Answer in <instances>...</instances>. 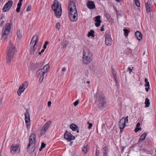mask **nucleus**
Here are the masks:
<instances>
[{
    "label": "nucleus",
    "mask_w": 156,
    "mask_h": 156,
    "mask_svg": "<svg viewBox=\"0 0 156 156\" xmlns=\"http://www.w3.org/2000/svg\"><path fill=\"white\" fill-rule=\"evenodd\" d=\"M6 57V63L8 65L12 60L15 53L16 47L12 42H10Z\"/></svg>",
    "instance_id": "f257e3e1"
},
{
    "label": "nucleus",
    "mask_w": 156,
    "mask_h": 156,
    "mask_svg": "<svg viewBox=\"0 0 156 156\" xmlns=\"http://www.w3.org/2000/svg\"><path fill=\"white\" fill-rule=\"evenodd\" d=\"M69 8L70 11L69 15L70 20L72 21H76L77 19V14L76 6L73 2H69Z\"/></svg>",
    "instance_id": "f03ea898"
},
{
    "label": "nucleus",
    "mask_w": 156,
    "mask_h": 156,
    "mask_svg": "<svg viewBox=\"0 0 156 156\" xmlns=\"http://www.w3.org/2000/svg\"><path fill=\"white\" fill-rule=\"evenodd\" d=\"M93 59V56L92 53L87 48H84L82 57L83 63L85 64H88L92 61Z\"/></svg>",
    "instance_id": "7ed1b4c3"
},
{
    "label": "nucleus",
    "mask_w": 156,
    "mask_h": 156,
    "mask_svg": "<svg viewBox=\"0 0 156 156\" xmlns=\"http://www.w3.org/2000/svg\"><path fill=\"white\" fill-rule=\"evenodd\" d=\"M55 16L58 18H59L62 14V9L61 4L57 0H54L52 6Z\"/></svg>",
    "instance_id": "20e7f679"
},
{
    "label": "nucleus",
    "mask_w": 156,
    "mask_h": 156,
    "mask_svg": "<svg viewBox=\"0 0 156 156\" xmlns=\"http://www.w3.org/2000/svg\"><path fill=\"white\" fill-rule=\"evenodd\" d=\"M39 40L38 37L37 35H34L32 38L30 43V45L32 47L30 49V53L32 54H33L35 51V46L36 44L37 41Z\"/></svg>",
    "instance_id": "39448f33"
},
{
    "label": "nucleus",
    "mask_w": 156,
    "mask_h": 156,
    "mask_svg": "<svg viewBox=\"0 0 156 156\" xmlns=\"http://www.w3.org/2000/svg\"><path fill=\"white\" fill-rule=\"evenodd\" d=\"M11 25L10 23H8L5 24V29L3 30L2 33V37L4 38H7V35L9 34Z\"/></svg>",
    "instance_id": "423d86ee"
},
{
    "label": "nucleus",
    "mask_w": 156,
    "mask_h": 156,
    "mask_svg": "<svg viewBox=\"0 0 156 156\" xmlns=\"http://www.w3.org/2000/svg\"><path fill=\"white\" fill-rule=\"evenodd\" d=\"M49 68V66L48 64L45 65L42 69H39L37 73L39 74L40 78H44V74L48 72Z\"/></svg>",
    "instance_id": "0eeeda50"
},
{
    "label": "nucleus",
    "mask_w": 156,
    "mask_h": 156,
    "mask_svg": "<svg viewBox=\"0 0 156 156\" xmlns=\"http://www.w3.org/2000/svg\"><path fill=\"white\" fill-rule=\"evenodd\" d=\"M20 151V148L18 144H13L10 148V152L13 154L19 153Z\"/></svg>",
    "instance_id": "6e6552de"
},
{
    "label": "nucleus",
    "mask_w": 156,
    "mask_h": 156,
    "mask_svg": "<svg viewBox=\"0 0 156 156\" xmlns=\"http://www.w3.org/2000/svg\"><path fill=\"white\" fill-rule=\"evenodd\" d=\"M128 116H127L126 118H122L119 122V126L120 129V132H121L122 130L125 127L126 122H128Z\"/></svg>",
    "instance_id": "1a4fd4ad"
},
{
    "label": "nucleus",
    "mask_w": 156,
    "mask_h": 156,
    "mask_svg": "<svg viewBox=\"0 0 156 156\" xmlns=\"http://www.w3.org/2000/svg\"><path fill=\"white\" fill-rule=\"evenodd\" d=\"M28 83L27 82H25L21 85L19 87L17 90V94L18 95L20 96L22 93H23L27 87Z\"/></svg>",
    "instance_id": "9d476101"
},
{
    "label": "nucleus",
    "mask_w": 156,
    "mask_h": 156,
    "mask_svg": "<svg viewBox=\"0 0 156 156\" xmlns=\"http://www.w3.org/2000/svg\"><path fill=\"white\" fill-rule=\"evenodd\" d=\"M51 124V122L50 121H48L45 124L41 130V135H43L45 134Z\"/></svg>",
    "instance_id": "9b49d317"
},
{
    "label": "nucleus",
    "mask_w": 156,
    "mask_h": 156,
    "mask_svg": "<svg viewBox=\"0 0 156 156\" xmlns=\"http://www.w3.org/2000/svg\"><path fill=\"white\" fill-rule=\"evenodd\" d=\"M36 143V135L34 133L31 134L29 138V143L28 144V147L30 146L35 145Z\"/></svg>",
    "instance_id": "f8f14e48"
},
{
    "label": "nucleus",
    "mask_w": 156,
    "mask_h": 156,
    "mask_svg": "<svg viewBox=\"0 0 156 156\" xmlns=\"http://www.w3.org/2000/svg\"><path fill=\"white\" fill-rule=\"evenodd\" d=\"M12 4L13 2L12 1H9L6 3L2 9L3 11L4 12H5L9 10L12 6Z\"/></svg>",
    "instance_id": "ddd939ff"
},
{
    "label": "nucleus",
    "mask_w": 156,
    "mask_h": 156,
    "mask_svg": "<svg viewBox=\"0 0 156 156\" xmlns=\"http://www.w3.org/2000/svg\"><path fill=\"white\" fill-rule=\"evenodd\" d=\"M24 115L26 124L27 128H28V127H29L30 125V114L29 112L28 111H27L26 112Z\"/></svg>",
    "instance_id": "4468645a"
},
{
    "label": "nucleus",
    "mask_w": 156,
    "mask_h": 156,
    "mask_svg": "<svg viewBox=\"0 0 156 156\" xmlns=\"http://www.w3.org/2000/svg\"><path fill=\"white\" fill-rule=\"evenodd\" d=\"M64 137L68 141H70L71 140H74L75 139V136H73L70 133L68 132H66L65 133Z\"/></svg>",
    "instance_id": "2eb2a0df"
},
{
    "label": "nucleus",
    "mask_w": 156,
    "mask_h": 156,
    "mask_svg": "<svg viewBox=\"0 0 156 156\" xmlns=\"http://www.w3.org/2000/svg\"><path fill=\"white\" fill-rule=\"evenodd\" d=\"M112 39L110 35L107 34L105 35V44L108 46H109L112 44Z\"/></svg>",
    "instance_id": "dca6fc26"
},
{
    "label": "nucleus",
    "mask_w": 156,
    "mask_h": 156,
    "mask_svg": "<svg viewBox=\"0 0 156 156\" xmlns=\"http://www.w3.org/2000/svg\"><path fill=\"white\" fill-rule=\"evenodd\" d=\"M87 5L90 9H93L95 8V6L93 1H88L87 2Z\"/></svg>",
    "instance_id": "f3484780"
},
{
    "label": "nucleus",
    "mask_w": 156,
    "mask_h": 156,
    "mask_svg": "<svg viewBox=\"0 0 156 156\" xmlns=\"http://www.w3.org/2000/svg\"><path fill=\"white\" fill-rule=\"evenodd\" d=\"M101 16L99 15L98 16L95 17V26L96 27H98L100 26V23H101Z\"/></svg>",
    "instance_id": "a211bd4d"
},
{
    "label": "nucleus",
    "mask_w": 156,
    "mask_h": 156,
    "mask_svg": "<svg viewBox=\"0 0 156 156\" xmlns=\"http://www.w3.org/2000/svg\"><path fill=\"white\" fill-rule=\"evenodd\" d=\"M16 35L17 37L19 39H21L22 38V30L18 29L16 32Z\"/></svg>",
    "instance_id": "6ab92c4d"
},
{
    "label": "nucleus",
    "mask_w": 156,
    "mask_h": 156,
    "mask_svg": "<svg viewBox=\"0 0 156 156\" xmlns=\"http://www.w3.org/2000/svg\"><path fill=\"white\" fill-rule=\"evenodd\" d=\"M135 35L137 39L139 40H141L142 38L141 33L139 31H137L135 33Z\"/></svg>",
    "instance_id": "aec40b11"
},
{
    "label": "nucleus",
    "mask_w": 156,
    "mask_h": 156,
    "mask_svg": "<svg viewBox=\"0 0 156 156\" xmlns=\"http://www.w3.org/2000/svg\"><path fill=\"white\" fill-rule=\"evenodd\" d=\"M144 81L145 82V86L146 87L145 90L147 92L150 89L149 83L147 79H145Z\"/></svg>",
    "instance_id": "412c9836"
},
{
    "label": "nucleus",
    "mask_w": 156,
    "mask_h": 156,
    "mask_svg": "<svg viewBox=\"0 0 156 156\" xmlns=\"http://www.w3.org/2000/svg\"><path fill=\"white\" fill-rule=\"evenodd\" d=\"M27 150L30 153H32L34 152L35 149V145L30 146L28 147V145L27 146Z\"/></svg>",
    "instance_id": "4be33fe9"
},
{
    "label": "nucleus",
    "mask_w": 156,
    "mask_h": 156,
    "mask_svg": "<svg viewBox=\"0 0 156 156\" xmlns=\"http://www.w3.org/2000/svg\"><path fill=\"white\" fill-rule=\"evenodd\" d=\"M89 150V146L87 144L86 146H84L82 148V151L84 154L87 153Z\"/></svg>",
    "instance_id": "5701e85b"
},
{
    "label": "nucleus",
    "mask_w": 156,
    "mask_h": 156,
    "mask_svg": "<svg viewBox=\"0 0 156 156\" xmlns=\"http://www.w3.org/2000/svg\"><path fill=\"white\" fill-rule=\"evenodd\" d=\"M147 133H144L141 135L140 136V139L138 140V142H140L141 141L144 140L146 136Z\"/></svg>",
    "instance_id": "b1692460"
},
{
    "label": "nucleus",
    "mask_w": 156,
    "mask_h": 156,
    "mask_svg": "<svg viewBox=\"0 0 156 156\" xmlns=\"http://www.w3.org/2000/svg\"><path fill=\"white\" fill-rule=\"evenodd\" d=\"M150 6H151V3L149 1H148L146 4V7L147 11L149 12L150 11Z\"/></svg>",
    "instance_id": "393cba45"
},
{
    "label": "nucleus",
    "mask_w": 156,
    "mask_h": 156,
    "mask_svg": "<svg viewBox=\"0 0 156 156\" xmlns=\"http://www.w3.org/2000/svg\"><path fill=\"white\" fill-rule=\"evenodd\" d=\"M145 108L148 107L150 105V103L149 101V100L148 98H146L145 99Z\"/></svg>",
    "instance_id": "a878e982"
},
{
    "label": "nucleus",
    "mask_w": 156,
    "mask_h": 156,
    "mask_svg": "<svg viewBox=\"0 0 156 156\" xmlns=\"http://www.w3.org/2000/svg\"><path fill=\"white\" fill-rule=\"evenodd\" d=\"M77 127V126L74 124H71L70 126V128L73 131L76 130V128Z\"/></svg>",
    "instance_id": "bb28decb"
},
{
    "label": "nucleus",
    "mask_w": 156,
    "mask_h": 156,
    "mask_svg": "<svg viewBox=\"0 0 156 156\" xmlns=\"http://www.w3.org/2000/svg\"><path fill=\"white\" fill-rule=\"evenodd\" d=\"M108 148L106 147H105L103 149V156H107L108 154Z\"/></svg>",
    "instance_id": "cd10ccee"
},
{
    "label": "nucleus",
    "mask_w": 156,
    "mask_h": 156,
    "mask_svg": "<svg viewBox=\"0 0 156 156\" xmlns=\"http://www.w3.org/2000/svg\"><path fill=\"white\" fill-rule=\"evenodd\" d=\"M94 31L93 30H91L90 32H88V37L92 36L93 37H94L95 35L94 34Z\"/></svg>",
    "instance_id": "c85d7f7f"
},
{
    "label": "nucleus",
    "mask_w": 156,
    "mask_h": 156,
    "mask_svg": "<svg viewBox=\"0 0 156 156\" xmlns=\"http://www.w3.org/2000/svg\"><path fill=\"white\" fill-rule=\"evenodd\" d=\"M123 31L124 32V35L125 37H127L129 33V31L126 29H124Z\"/></svg>",
    "instance_id": "c756f323"
},
{
    "label": "nucleus",
    "mask_w": 156,
    "mask_h": 156,
    "mask_svg": "<svg viewBox=\"0 0 156 156\" xmlns=\"http://www.w3.org/2000/svg\"><path fill=\"white\" fill-rule=\"evenodd\" d=\"M17 7L16 9V11L17 12L19 13L20 12V9L21 8V5H17Z\"/></svg>",
    "instance_id": "7c9ffc66"
},
{
    "label": "nucleus",
    "mask_w": 156,
    "mask_h": 156,
    "mask_svg": "<svg viewBox=\"0 0 156 156\" xmlns=\"http://www.w3.org/2000/svg\"><path fill=\"white\" fill-rule=\"evenodd\" d=\"M67 70L66 68L65 67H64L63 68H62L61 71V73L62 74H64V72H66V71Z\"/></svg>",
    "instance_id": "2f4dec72"
},
{
    "label": "nucleus",
    "mask_w": 156,
    "mask_h": 156,
    "mask_svg": "<svg viewBox=\"0 0 156 156\" xmlns=\"http://www.w3.org/2000/svg\"><path fill=\"white\" fill-rule=\"evenodd\" d=\"M126 51L127 52H127V53L128 55H129V54H131L132 52V50L129 48H128L127 49Z\"/></svg>",
    "instance_id": "473e14b6"
},
{
    "label": "nucleus",
    "mask_w": 156,
    "mask_h": 156,
    "mask_svg": "<svg viewBox=\"0 0 156 156\" xmlns=\"http://www.w3.org/2000/svg\"><path fill=\"white\" fill-rule=\"evenodd\" d=\"M112 70L113 74L114 76V78H115V77H116V76L117 73L116 72L114 69H113L112 68Z\"/></svg>",
    "instance_id": "72a5a7b5"
},
{
    "label": "nucleus",
    "mask_w": 156,
    "mask_h": 156,
    "mask_svg": "<svg viewBox=\"0 0 156 156\" xmlns=\"http://www.w3.org/2000/svg\"><path fill=\"white\" fill-rule=\"evenodd\" d=\"M135 2L136 5L137 7L140 6V4L138 0H135Z\"/></svg>",
    "instance_id": "f704fd0d"
},
{
    "label": "nucleus",
    "mask_w": 156,
    "mask_h": 156,
    "mask_svg": "<svg viewBox=\"0 0 156 156\" xmlns=\"http://www.w3.org/2000/svg\"><path fill=\"white\" fill-rule=\"evenodd\" d=\"M55 27H56V28L57 29L59 30L60 27V23H57L56 24Z\"/></svg>",
    "instance_id": "c9c22d12"
},
{
    "label": "nucleus",
    "mask_w": 156,
    "mask_h": 156,
    "mask_svg": "<svg viewBox=\"0 0 156 156\" xmlns=\"http://www.w3.org/2000/svg\"><path fill=\"white\" fill-rule=\"evenodd\" d=\"M99 99L101 101V103L102 104H103V105L105 104V102L104 100V98H101V99Z\"/></svg>",
    "instance_id": "e433bc0d"
},
{
    "label": "nucleus",
    "mask_w": 156,
    "mask_h": 156,
    "mask_svg": "<svg viewBox=\"0 0 156 156\" xmlns=\"http://www.w3.org/2000/svg\"><path fill=\"white\" fill-rule=\"evenodd\" d=\"M79 100H76L75 101L74 103V105L75 106H76L79 103Z\"/></svg>",
    "instance_id": "4c0bfd02"
},
{
    "label": "nucleus",
    "mask_w": 156,
    "mask_h": 156,
    "mask_svg": "<svg viewBox=\"0 0 156 156\" xmlns=\"http://www.w3.org/2000/svg\"><path fill=\"white\" fill-rule=\"evenodd\" d=\"M31 6L30 5L28 6L27 8L26 11L27 12H28L30 11L31 10Z\"/></svg>",
    "instance_id": "58836bf2"
},
{
    "label": "nucleus",
    "mask_w": 156,
    "mask_h": 156,
    "mask_svg": "<svg viewBox=\"0 0 156 156\" xmlns=\"http://www.w3.org/2000/svg\"><path fill=\"white\" fill-rule=\"evenodd\" d=\"M46 144H44V142H42L41 144V148H44L46 146Z\"/></svg>",
    "instance_id": "ea45409f"
},
{
    "label": "nucleus",
    "mask_w": 156,
    "mask_h": 156,
    "mask_svg": "<svg viewBox=\"0 0 156 156\" xmlns=\"http://www.w3.org/2000/svg\"><path fill=\"white\" fill-rule=\"evenodd\" d=\"M141 130V128H136L134 131L136 133L138 131V130Z\"/></svg>",
    "instance_id": "a19ab883"
},
{
    "label": "nucleus",
    "mask_w": 156,
    "mask_h": 156,
    "mask_svg": "<svg viewBox=\"0 0 156 156\" xmlns=\"http://www.w3.org/2000/svg\"><path fill=\"white\" fill-rule=\"evenodd\" d=\"M88 124H89V126L88 127V128L89 129H90L91 127L92 126V124L91 123H89V122H88Z\"/></svg>",
    "instance_id": "79ce46f5"
},
{
    "label": "nucleus",
    "mask_w": 156,
    "mask_h": 156,
    "mask_svg": "<svg viewBox=\"0 0 156 156\" xmlns=\"http://www.w3.org/2000/svg\"><path fill=\"white\" fill-rule=\"evenodd\" d=\"M51 101H48V106L49 107H50L51 106Z\"/></svg>",
    "instance_id": "37998d69"
},
{
    "label": "nucleus",
    "mask_w": 156,
    "mask_h": 156,
    "mask_svg": "<svg viewBox=\"0 0 156 156\" xmlns=\"http://www.w3.org/2000/svg\"><path fill=\"white\" fill-rule=\"evenodd\" d=\"M23 0H20L19 2L17 4L20 5H22V2H23Z\"/></svg>",
    "instance_id": "c03bdc74"
},
{
    "label": "nucleus",
    "mask_w": 156,
    "mask_h": 156,
    "mask_svg": "<svg viewBox=\"0 0 156 156\" xmlns=\"http://www.w3.org/2000/svg\"><path fill=\"white\" fill-rule=\"evenodd\" d=\"M127 70L129 72V73H130L131 72H132V69H131V68L130 67H129L128 68Z\"/></svg>",
    "instance_id": "a18cd8bd"
},
{
    "label": "nucleus",
    "mask_w": 156,
    "mask_h": 156,
    "mask_svg": "<svg viewBox=\"0 0 156 156\" xmlns=\"http://www.w3.org/2000/svg\"><path fill=\"white\" fill-rule=\"evenodd\" d=\"M104 26L103 25V26H102L101 27V31H102L104 30Z\"/></svg>",
    "instance_id": "49530a36"
},
{
    "label": "nucleus",
    "mask_w": 156,
    "mask_h": 156,
    "mask_svg": "<svg viewBox=\"0 0 156 156\" xmlns=\"http://www.w3.org/2000/svg\"><path fill=\"white\" fill-rule=\"evenodd\" d=\"M140 126V124L139 123H137L136 125V128H138Z\"/></svg>",
    "instance_id": "de8ad7c7"
},
{
    "label": "nucleus",
    "mask_w": 156,
    "mask_h": 156,
    "mask_svg": "<svg viewBox=\"0 0 156 156\" xmlns=\"http://www.w3.org/2000/svg\"><path fill=\"white\" fill-rule=\"evenodd\" d=\"M48 44H49V42L48 41H45L44 44L46 45H48Z\"/></svg>",
    "instance_id": "09e8293b"
},
{
    "label": "nucleus",
    "mask_w": 156,
    "mask_h": 156,
    "mask_svg": "<svg viewBox=\"0 0 156 156\" xmlns=\"http://www.w3.org/2000/svg\"><path fill=\"white\" fill-rule=\"evenodd\" d=\"M43 79H39V82L40 83H41L43 80Z\"/></svg>",
    "instance_id": "8fccbe9b"
},
{
    "label": "nucleus",
    "mask_w": 156,
    "mask_h": 156,
    "mask_svg": "<svg viewBox=\"0 0 156 156\" xmlns=\"http://www.w3.org/2000/svg\"><path fill=\"white\" fill-rule=\"evenodd\" d=\"M46 46L47 45H46L44 44V45H43V47H44V49H45L46 48H47Z\"/></svg>",
    "instance_id": "3c124183"
},
{
    "label": "nucleus",
    "mask_w": 156,
    "mask_h": 156,
    "mask_svg": "<svg viewBox=\"0 0 156 156\" xmlns=\"http://www.w3.org/2000/svg\"><path fill=\"white\" fill-rule=\"evenodd\" d=\"M143 150L145 152H148V150L145 149H143Z\"/></svg>",
    "instance_id": "603ef678"
},
{
    "label": "nucleus",
    "mask_w": 156,
    "mask_h": 156,
    "mask_svg": "<svg viewBox=\"0 0 156 156\" xmlns=\"http://www.w3.org/2000/svg\"><path fill=\"white\" fill-rule=\"evenodd\" d=\"M4 23V21H2L1 22V25H2Z\"/></svg>",
    "instance_id": "864d4df0"
},
{
    "label": "nucleus",
    "mask_w": 156,
    "mask_h": 156,
    "mask_svg": "<svg viewBox=\"0 0 156 156\" xmlns=\"http://www.w3.org/2000/svg\"><path fill=\"white\" fill-rule=\"evenodd\" d=\"M44 49H42L41 50V53H43V52L44 51Z\"/></svg>",
    "instance_id": "5fc2aeb1"
},
{
    "label": "nucleus",
    "mask_w": 156,
    "mask_h": 156,
    "mask_svg": "<svg viewBox=\"0 0 156 156\" xmlns=\"http://www.w3.org/2000/svg\"><path fill=\"white\" fill-rule=\"evenodd\" d=\"M43 148H41V147H40V148H39V151H41V150H42V149Z\"/></svg>",
    "instance_id": "6e6d98bb"
},
{
    "label": "nucleus",
    "mask_w": 156,
    "mask_h": 156,
    "mask_svg": "<svg viewBox=\"0 0 156 156\" xmlns=\"http://www.w3.org/2000/svg\"><path fill=\"white\" fill-rule=\"evenodd\" d=\"M86 83L88 84H89L90 83V81H86Z\"/></svg>",
    "instance_id": "4d7b16f0"
},
{
    "label": "nucleus",
    "mask_w": 156,
    "mask_h": 156,
    "mask_svg": "<svg viewBox=\"0 0 156 156\" xmlns=\"http://www.w3.org/2000/svg\"><path fill=\"white\" fill-rule=\"evenodd\" d=\"M4 18V16L3 15V16H2V17L1 18V19H2L3 18Z\"/></svg>",
    "instance_id": "13d9d810"
},
{
    "label": "nucleus",
    "mask_w": 156,
    "mask_h": 156,
    "mask_svg": "<svg viewBox=\"0 0 156 156\" xmlns=\"http://www.w3.org/2000/svg\"><path fill=\"white\" fill-rule=\"evenodd\" d=\"M117 2H119L121 1V0H115Z\"/></svg>",
    "instance_id": "bf43d9fd"
},
{
    "label": "nucleus",
    "mask_w": 156,
    "mask_h": 156,
    "mask_svg": "<svg viewBox=\"0 0 156 156\" xmlns=\"http://www.w3.org/2000/svg\"><path fill=\"white\" fill-rule=\"evenodd\" d=\"M41 53H41V52H39L38 53V54H39V55H41Z\"/></svg>",
    "instance_id": "052dcab7"
},
{
    "label": "nucleus",
    "mask_w": 156,
    "mask_h": 156,
    "mask_svg": "<svg viewBox=\"0 0 156 156\" xmlns=\"http://www.w3.org/2000/svg\"><path fill=\"white\" fill-rule=\"evenodd\" d=\"M108 15H109L108 14V13H107L106 14V16H107Z\"/></svg>",
    "instance_id": "680f3d73"
},
{
    "label": "nucleus",
    "mask_w": 156,
    "mask_h": 156,
    "mask_svg": "<svg viewBox=\"0 0 156 156\" xmlns=\"http://www.w3.org/2000/svg\"><path fill=\"white\" fill-rule=\"evenodd\" d=\"M77 132H78H78H79V130H77Z\"/></svg>",
    "instance_id": "e2e57ef3"
},
{
    "label": "nucleus",
    "mask_w": 156,
    "mask_h": 156,
    "mask_svg": "<svg viewBox=\"0 0 156 156\" xmlns=\"http://www.w3.org/2000/svg\"><path fill=\"white\" fill-rule=\"evenodd\" d=\"M115 81H116V80H115Z\"/></svg>",
    "instance_id": "0e129e2a"
},
{
    "label": "nucleus",
    "mask_w": 156,
    "mask_h": 156,
    "mask_svg": "<svg viewBox=\"0 0 156 156\" xmlns=\"http://www.w3.org/2000/svg\"><path fill=\"white\" fill-rule=\"evenodd\" d=\"M155 152H156V149L155 150Z\"/></svg>",
    "instance_id": "69168bd1"
}]
</instances>
